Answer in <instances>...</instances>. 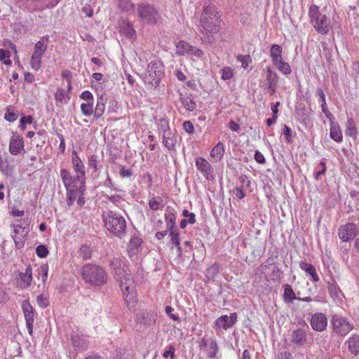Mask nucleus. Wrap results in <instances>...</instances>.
I'll use <instances>...</instances> for the list:
<instances>
[{
    "instance_id": "nucleus-42",
    "label": "nucleus",
    "mask_w": 359,
    "mask_h": 359,
    "mask_svg": "<svg viewBox=\"0 0 359 359\" xmlns=\"http://www.w3.org/2000/svg\"><path fill=\"white\" fill-rule=\"evenodd\" d=\"M82 114L86 116H90L93 113V102H86L81 104Z\"/></svg>"
},
{
    "instance_id": "nucleus-40",
    "label": "nucleus",
    "mask_w": 359,
    "mask_h": 359,
    "mask_svg": "<svg viewBox=\"0 0 359 359\" xmlns=\"http://www.w3.org/2000/svg\"><path fill=\"white\" fill-rule=\"evenodd\" d=\"M55 98L57 103L63 104L66 103L70 97L64 89L58 88L55 94Z\"/></svg>"
},
{
    "instance_id": "nucleus-63",
    "label": "nucleus",
    "mask_w": 359,
    "mask_h": 359,
    "mask_svg": "<svg viewBox=\"0 0 359 359\" xmlns=\"http://www.w3.org/2000/svg\"><path fill=\"white\" fill-rule=\"evenodd\" d=\"M81 98L86 102H93V94L89 90L83 91L81 95Z\"/></svg>"
},
{
    "instance_id": "nucleus-44",
    "label": "nucleus",
    "mask_w": 359,
    "mask_h": 359,
    "mask_svg": "<svg viewBox=\"0 0 359 359\" xmlns=\"http://www.w3.org/2000/svg\"><path fill=\"white\" fill-rule=\"evenodd\" d=\"M18 117V111H16L13 107H8L6 112L5 113L4 118L6 121L13 122L15 121Z\"/></svg>"
},
{
    "instance_id": "nucleus-11",
    "label": "nucleus",
    "mask_w": 359,
    "mask_h": 359,
    "mask_svg": "<svg viewBox=\"0 0 359 359\" xmlns=\"http://www.w3.org/2000/svg\"><path fill=\"white\" fill-rule=\"evenodd\" d=\"M22 309L26 320L27 329L29 334L32 335L33 332V324L34 321L32 306L28 301L25 300L22 303Z\"/></svg>"
},
{
    "instance_id": "nucleus-16",
    "label": "nucleus",
    "mask_w": 359,
    "mask_h": 359,
    "mask_svg": "<svg viewBox=\"0 0 359 359\" xmlns=\"http://www.w3.org/2000/svg\"><path fill=\"white\" fill-rule=\"evenodd\" d=\"M72 163L73 169L76 175H78L79 179H83L85 180L86 176V170L85 165L79 158L77 152L76 151H73L72 154Z\"/></svg>"
},
{
    "instance_id": "nucleus-3",
    "label": "nucleus",
    "mask_w": 359,
    "mask_h": 359,
    "mask_svg": "<svg viewBox=\"0 0 359 359\" xmlns=\"http://www.w3.org/2000/svg\"><path fill=\"white\" fill-rule=\"evenodd\" d=\"M83 280L93 286H101L107 283V276L104 270L95 264H85L81 269Z\"/></svg>"
},
{
    "instance_id": "nucleus-45",
    "label": "nucleus",
    "mask_w": 359,
    "mask_h": 359,
    "mask_svg": "<svg viewBox=\"0 0 359 359\" xmlns=\"http://www.w3.org/2000/svg\"><path fill=\"white\" fill-rule=\"evenodd\" d=\"M284 297L289 302H292L294 299H297V297H296L292 287L288 284L285 285Z\"/></svg>"
},
{
    "instance_id": "nucleus-21",
    "label": "nucleus",
    "mask_w": 359,
    "mask_h": 359,
    "mask_svg": "<svg viewBox=\"0 0 359 359\" xmlns=\"http://www.w3.org/2000/svg\"><path fill=\"white\" fill-rule=\"evenodd\" d=\"M291 341L299 346H304L308 344L307 333L303 329H297L292 332Z\"/></svg>"
},
{
    "instance_id": "nucleus-4",
    "label": "nucleus",
    "mask_w": 359,
    "mask_h": 359,
    "mask_svg": "<svg viewBox=\"0 0 359 359\" xmlns=\"http://www.w3.org/2000/svg\"><path fill=\"white\" fill-rule=\"evenodd\" d=\"M119 280L125 303L128 308L131 309L137 302L135 283L130 273H126L123 277H120Z\"/></svg>"
},
{
    "instance_id": "nucleus-14",
    "label": "nucleus",
    "mask_w": 359,
    "mask_h": 359,
    "mask_svg": "<svg viewBox=\"0 0 359 359\" xmlns=\"http://www.w3.org/2000/svg\"><path fill=\"white\" fill-rule=\"evenodd\" d=\"M29 232V228L26 226H22L21 224H13V236L15 245L18 248H21L24 244V238L27 236Z\"/></svg>"
},
{
    "instance_id": "nucleus-61",
    "label": "nucleus",
    "mask_w": 359,
    "mask_h": 359,
    "mask_svg": "<svg viewBox=\"0 0 359 359\" xmlns=\"http://www.w3.org/2000/svg\"><path fill=\"white\" fill-rule=\"evenodd\" d=\"M183 128L185 130V131L189 134H192L194 132V125L189 121H186L184 122Z\"/></svg>"
},
{
    "instance_id": "nucleus-17",
    "label": "nucleus",
    "mask_w": 359,
    "mask_h": 359,
    "mask_svg": "<svg viewBox=\"0 0 359 359\" xmlns=\"http://www.w3.org/2000/svg\"><path fill=\"white\" fill-rule=\"evenodd\" d=\"M142 241L140 237L136 236L131 237L127 247V252L130 258L137 257L139 255L142 249Z\"/></svg>"
},
{
    "instance_id": "nucleus-15",
    "label": "nucleus",
    "mask_w": 359,
    "mask_h": 359,
    "mask_svg": "<svg viewBox=\"0 0 359 359\" xmlns=\"http://www.w3.org/2000/svg\"><path fill=\"white\" fill-rule=\"evenodd\" d=\"M310 323L314 330L322 332L325 330L327 326V319L325 314L316 313L311 316Z\"/></svg>"
},
{
    "instance_id": "nucleus-55",
    "label": "nucleus",
    "mask_w": 359,
    "mask_h": 359,
    "mask_svg": "<svg viewBox=\"0 0 359 359\" xmlns=\"http://www.w3.org/2000/svg\"><path fill=\"white\" fill-rule=\"evenodd\" d=\"M282 133L285 137V141L287 143H290L292 142V130L287 126H285Z\"/></svg>"
},
{
    "instance_id": "nucleus-13",
    "label": "nucleus",
    "mask_w": 359,
    "mask_h": 359,
    "mask_svg": "<svg viewBox=\"0 0 359 359\" xmlns=\"http://www.w3.org/2000/svg\"><path fill=\"white\" fill-rule=\"evenodd\" d=\"M358 233L355 224L353 223L341 226L339 229V236L343 241H348L353 239Z\"/></svg>"
},
{
    "instance_id": "nucleus-54",
    "label": "nucleus",
    "mask_w": 359,
    "mask_h": 359,
    "mask_svg": "<svg viewBox=\"0 0 359 359\" xmlns=\"http://www.w3.org/2000/svg\"><path fill=\"white\" fill-rule=\"evenodd\" d=\"M221 72L223 80H229L233 76V70L230 67H224Z\"/></svg>"
},
{
    "instance_id": "nucleus-7",
    "label": "nucleus",
    "mask_w": 359,
    "mask_h": 359,
    "mask_svg": "<svg viewBox=\"0 0 359 359\" xmlns=\"http://www.w3.org/2000/svg\"><path fill=\"white\" fill-rule=\"evenodd\" d=\"M137 11L141 22L145 24L154 25L161 19V15L158 11L149 4H139L137 7Z\"/></svg>"
},
{
    "instance_id": "nucleus-37",
    "label": "nucleus",
    "mask_w": 359,
    "mask_h": 359,
    "mask_svg": "<svg viewBox=\"0 0 359 359\" xmlns=\"http://www.w3.org/2000/svg\"><path fill=\"white\" fill-rule=\"evenodd\" d=\"M345 133L346 135L351 137L354 140L357 138V129L351 118H348Z\"/></svg>"
},
{
    "instance_id": "nucleus-23",
    "label": "nucleus",
    "mask_w": 359,
    "mask_h": 359,
    "mask_svg": "<svg viewBox=\"0 0 359 359\" xmlns=\"http://www.w3.org/2000/svg\"><path fill=\"white\" fill-rule=\"evenodd\" d=\"M278 81V79L276 72L267 67L266 69V88L271 90L272 91H275Z\"/></svg>"
},
{
    "instance_id": "nucleus-57",
    "label": "nucleus",
    "mask_w": 359,
    "mask_h": 359,
    "mask_svg": "<svg viewBox=\"0 0 359 359\" xmlns=\"http://www.w3.org/2000/svg\"><path fill=\"white\" fill-rule=\"evenodd\" d=\"M33 118L31 116H22L20 119V127L21 129L25 130V124H31L32 123Z\"/></svg>"
},
{
    "instance_id": "nucleus-60",
    "label": "nucleus",
    "mask_w": 359,
    "mask_h": 359,
    "mask_svg": "<svg viewBox=\"0 0 359 359\" xmlns=\"http://www.w3.org/2000/svg\"><path fill=\"white\" fill-rule=\"evenodd\" d=\"M119 174L123 178L130 177L133 175V172L130 169H128L123 166H121Z\"/></svg>"
},
{
    "instance_id": "nucleus-47",
    "label": "nucleus",
    "mask_w": 359,
    "mask_h": 359,
    "mask_svg": "<svg viewBox=\"0 0 359 359\" xmlns=\"http://www.w3.org/2000/svg\"><path fill=\"white\" fill-rule=\"evenodd\" d=\"M11 56L10 52L7 50L0 49V60L4 62L6 65H10L11 61L9 60Z\"/></svg>"
},
{
    "instance_id": "nucleus-56",
    "label": "nucleus",
    "mask_w": 359,
    "mask_h": 359,
    "mask_svg": "<svg viewBox=\"0 0 359 359\" xmlns=\"http://www.w3.org/2000/svg\"><path fill=\"white\" fill-rule=\"evenodd\" d=\"M172 243L175 246H178L180 244L179 233L177 230L170 231Z\"/></svg>"
},
{
    "instance_id": "nucleus-64",
    "label": "nucleus",
    "mask_w": 359,
    "mask_h": 359,
    "mask_svg": "<svg viewBox=\"0 0 359 359\" xmlns=\"http://www.w3.org/2000/svg\"><path fill=\"white\" fill-rule=\"evenodd\" d=\"M173 310L174 309L170 306H167L165 307L166 313L174 320L180 321V317L177 315L173 313Z\"/></svg>"
},
{
    "instance_id": "nucleus-49",
    "label": "nucleus",
    "mask_w": 359,
    "mask_h": 359,
    "mask_svg": "<svg viewBox=\"0 0 359 359\" xmlns=\"http://www.w3.org/2000/svg\"><path fill=\"white\" fill-rule=\"evenodd\" d=\"M88 165L93 169L95 172L99 170L100 165L97 161V157L95 155H91L88 157Z\"/></svg>"
},
{
    "instance_id": "nucleus-29",
    "label": "nucleus",
    "mask_w": 359,
    "mask_h": 359,
    "mask_svg": "<svg viewBox=\"0 0 359 359\" xmlns=\"http://www.w3.org/2000/svg\"><path fill=\"white\" fill-rule=\"evenodd\" d=\"M328 291L333 299L338 301H342L344 297L343 293L335 283L332 282L328 283Z\"/></svg>"
},
{
    "instance_id": "nucleus-51",
    "label": "nucleus",
    "mask_w": 359,
    "mask_h": 359,
    "mask_svg": "<svg viewBox=\"0 0 359 359\" xmlns=\"http://www.w3.org/2000/svg\"><path fill=\"white\" fill-rule=\"evenodd\" d=\"M182 216L187 219V221L189 224H194L196 222V216L193 212H189L187 210H184L182 212Z\"/></svg>"
},
{
    "instance_id": "nucleus-1",
    "label": "nucleus",
    "mask_w": 359,
    "mask_h": 359,
    "mask_svg": "<svg viewBox=\"0 0 359 359\" xmlns=\"http://www.w3.org/2000/svg\"><path fill=\"white\" fill-rule=\"evenodd\" d=\"M60 177L67 191V203L70 205L78 196L83 193L85 180L79 179L76 175L75 177L72 176L71 172L66 169L61 170Z\"/></svg>"
},
{
    "instance_id": "nucleus-19",
    "label": "nucleus",
    "mask_w": 359,
    "mask_h": 359,
    "mask_svg": "<svg viewBox=\"0 0 359 359\" xmlns=\"http://www.w3.org/2000/svg\"><path fill=\"white\" fill-rule=\"evenodd\" d=\"M110 266L111 269L118 279H120V277H123L126 273H128L126 264L120 258H113L111 260Z\"/></svg>"
},
{
    "instance_id": "nucleus-2",
    "label": "nucleus",
    "mask_w": 359,
    "mask_h": 359,
    "mask_svg": "<svg viewBox=\"0 0 359 359\" xmlns=\"http://www.w3.org/2000/svg\"><path fill=\"white\" fill-rule=\"evenodd\" d=\"M220 15L217 8L212 4L206 6L200 18L202 31L207 34H216L220 29Z\"/></svg>"
},
{
    "instance_id": "nucleus-33",
    "label": "nucleus",
    "mask_w": 359,
    "mask_h": 359,
    "mask_svg": "<svg viewBox=\"0 0 359 359\" xmlns=\"http://www.w3.org/2000/svg\"><path fill=\"white\" fill-rule=\"evenodd\" d=\"M347 343L351 353L355 355H359V335H353Z\"/></svg>"
},
{
    "instance_id": "nucleus-50",
    "label": "nucleus",
    "mask_w": 359,
    "mask_h": 359,
    "mask_svg": "<svg viewBox=\"0 0 359 359\" xmlns=\"http://www.w3.org/2000/svg\"><path fill=\"white\" fill-rule=\"evenodd\" d=\"M48 267L47 265H42L39 269V278H41V281L45 283L47 278H48Z\"/></svg>"
},
{
    "instance_id": "nucleus-58",
    "label": "nucleus",
    "mask_w": 359,
    "mask_h": 359,
    "mask_svg": "<svg viewBox=\"0 0 359 359\" xmlns=\"http://www.w3.org/2000/svg\"><path fill=\"white\" fill-rule=\"evenodd\" d=\"M36 254L40 257H46L48 255V250L44 245H39L36 249Z\"/></svg>"
},
{
    "instance_id": "nucleus-28",
    "label": "nucleus",
    "mask_w": 359,
    "mask_h": 359,
    "mask_svg": "<svg viewBox=\"0 0 359 359\" xmlns=\"http://www.w3.org/2000/svg\"><path fill=\"white\" fill-rule=\"evenodd\" d=\"M191 46L185 41H180L177 43L175 46V54L179 56L188 55L189 50H190Z\"/></svg>"
},
{
    "instance_id": "nucleus-39",
    "label": "nucleus",
    "mask_w": 359,
    "mask_h": 359,
    "mask_svg": "<svg viewBox=\"0 0 359 359\" xmlns=\"http://www.w3.org/2000/svg\"><path fill=\"white\" fill-rule=\"evenodd\" d=\"M152 315L149 314L147 311H140L137 315L136 320L140 323L143 324H149L151 320H154V317L152 318Z\"/></svg>"
},
{
    "instance_id": "nucleus-24",
    "label": "nucleus",
    "mask_w": 359,
    "mask_h": 359,
    "mask_svg": "<svg viewBox=\"0 0 359 359\" xmlns=\"http://www.w3.org/2000/svg\"><path fill=\"white\" fill-rule=\"evenodd\" d=\"M32 281V270L27 266L25 273H20L19 285L21 288L28 287Z\"/></svg>"
},
{
    "instance_id": "nucleus-52",
    "label": "nucleus",
    "mask_w": 359,
    "mask_h": 359,
    "mask_svg": "<svg viewBox=\"0 0 359 359\" xmlns=\"http://www.w3.org/2000/svg\"><path fill=\"white\" fill-rule=\"evenodd\" d=\"M283 49L278 44H273L271 46L270 49V56L271 58H273L276 56L282 54Z\"/></svg>"
},
{
    "instance_id": "nucleus-46",
    "label": "nucleus",
    "mask_w": 359,
    "mask_h": 359,
    "mask_svg": "<svg viewBox=\"0 0 359 359\" xmlns=\"http://www.w3.org/2000/svg\"><path fill=\"white\" fill-rule=\"evenodd\" d=\"M276 68L283 74L288 75L291 73V67L289 63L282 61L280 63L276 65Z\"/></svg>"
},
{
    "instance_id": "nucleus-22",
    "label": "nucleus",
    "mask_w": 359,
    "mask_h": 359,
    "mask_svg": "<svg viewBox=\"0 0 359 359\" xmlns=\"http://www.w3.org/2000/svg\"><path fill=\"white\" fill-rule=\"evenodd\" d=\"M236 314L232 313L228 316L226 315L219 317L216 321L215 325L219 328L227 330L231 327L236 322Z\"/></svg>"
},
{
    "instance_id": "nucleus-12",
    "label": "nucleus",
    "mask_w": 359,
    "mask_h": 359,
    "mask_svg": "<svg viewBox=\"0 0 359 359\" xmlns=\"http://www.w3.org/2000/svg\"><path fill=\"white\" fill-rule=\"evenodd\" d=\"M196 166L207 180L213 179V168L210 163L202 157L196 158Z\"/></svg>"
},
{
    "instance_id": "nucleus-10",
    "label": "nucleus",
    "mask_w": 359,
    "mask_h": 359,
    "mask_svg": "<svg viewBox=\"0 0 359 359\" xmlns=\"http://www.w3.org/2000/svg\"><path fill=\"white\" fill-rule=\"evenodd\" d=\"M334 331L341 336H346L353 329V325L346 318L335 315L332 319Z\"/></svg>"
},
{
    "instance_id": "nucleus-34",
    "label": "nucleus",
    "mask_w": 359,
    "mask_h": 359,
    "mask_svg": "<svg viewBox=\"0 0 359 359\" xmlns=\"http://www.w3.org/2000/svg\"><path fill=\"white\" fill-rule=\"evenodd\" d=\"M224 147L221 142H219L211 151L210 156L215 161H219L224 156Z\"/></svg>"
},
{
    "instance_id": "nucleus-35",
    "label": "nucleus",
    "mask_w": 359,
    "mask_h": 359,
    "mask_svg": "<svg viewBox=\"0 0 359 359\" xmlns=\"http://www.w3.org/2000/svg\"><path fill=\"white\" fill-rule=\"evenodd\" d=\"M187 57L194 61L202 60L204 57V53L201 49L196 46H191Z\"/></svg>"
},
{
    "instance_id": "nucleus-31",
    "label": "nucleus",
    "mask_w": 359,
    "mask_h": 359,
    "mask_svg": "<svg viewBox=\"0 0 359 359\" xmlns=\"http://www.w3.org/2000/svg\"><path fill=\"white\" fill-rule=\"evenodd\" d=\"M330 137L337 142L342 140V133L339 125L331 121L330 123Z\"/></svg>"
},
{
    "instance_id": "nucleus-27",
    "label": "nucleus",
    "mask_w": 359,
    "mask_h": 359,
    "mask_svg": "<svg viewBox=\"0 0 359 359\" xmlns=\"http://www.w3.org/2000/svg\"><path fill=\"white\" fill-rule=\"evenodd\" d=\"M177 139L173 133L171 131H165L163 134V144L164 146L171 150L174 148Z\"/></svg>"
},
{
    "instance_id": "nucleus-36",
    "label": "nucleus",
    "mask_w": 359,
    "mask_h": 359,
    "mask_svg": "<svg viewBox=\"0 0 359 359\" xmlns=\"http://www.w3.org/2000/svg\"><path fill=\"white\" fill-rule=\"evenodd\" d=\"M74 346L79 350H84L87 347V340L79 335H74L72 337Z\"/></svg>"
},
{
    "instance_id": "nucleus-20",
    "label": "nucleus",
    "mask_w": 359,
    "mask_h": 359,
    "mask_svg": "<svg viewBox=\"0 0 359 359\" xmlns=\"http://www.w3.org/2000/svg\"><path fill=\"white\" fill-rule=\"evenodd\" d=\"M258 273L261 274H264V277L268 278H271L275 280L276 278H279L280 276V273L279 269L273 266V265H266L263 264L259 266L258 269Z\"/></svg>"
},
{
    "instance_id": "nucleus-9",
    "label": "nucleus",
    "mask_w": 359,
    "mask_h": 359,
    "mask_svg": "<svg viewBox=\"0 0 359 359\" xmlns=\"http://www.w3.org/2000/svg\"><path fill=\"white\" fill-rule=\"evenodd\" d=\"M48 36H43L37 41L34 47V51L30 58L29 64L34 71H38L41 66V57L47 50Z\"/></svg>"
},
{
    "instance_id": "nucleus-6",
    "label": "nucleus",
    "mask_w": 359,
    "mask_h": 359,
    "mask_svg": "<svg viewBox=\"0 0 359 359\" xmlns=\"http://www.w3.org/2000/svg\"><path fill=\"white\" fill-rule=\"evenodd\" d=\"M309 16L311 24L318 34H327L330 30V20L325 15L320 13L317 6L312 4L310 6Z\"/></svg>"
},
{
    "instance_id": "nucleus-18",
    "label": "nucleus",
    "mask_w": 359,
    "mask_h": 359,
    "mask_svg": "<svg viewBox=\"0 0 359 359\" xmlns=\"http://www.w3.org/2000/svg\"><path fill=\"white\" fill-rule=\"evenodd\" d=\"M24 148L23 138L17 134H13L9 142V151L13 155H18Z\"/></svg>"
},
{
    "instance_id": "nucleus-41",
    "label": "nucleus",
    "mask_w": 359,
    "mask_h": 359,
    "mask_svg": "<svg viewBox=\"0 0 359 359\" xmlns=\"http://www.w3.org/2000/svg\"><path fill=\"white\" fill-rule=\"evenodd\" d=\"M150 208L153 210H158L163 207V201L161 197H153L149 202Z\"/></svg>"
},
{
    "instance_id": "nucleus-43",
    "label": "nucleus",
    "mask_w": 359,
    "mask_h": 359,
    "mask_svg": "<svg viewBox=\"0 0 359 359\" xmlns=\"http://www.w3.org/2000/svg\"><path fill=\"white\" fill-rule=\"evenodd\" d=\"M182 102L185 109L189 111H193L196 107V102L189 97H182Z\"/></svg>"
},
{
    "instance_id": "nucleus-26",
    "label": "nucleus",
    "mask_w": 359,
    "mask_h": 359,
    "mask_svg": "<svg viewBox=\"0 0 359 359\" xmlns=\"http://www.w3.org/2000/svg\"><path fill=\"white\" fill-rule=\"evenodd\" d=\"M299 267L311 277L313 282L316 283L320 280L319 276H318L316 269L313 265L305 262H301Z\"/></svg>"
},
{
    "instance_id": "nucleus-8",
    "label": "nucleus",
    "mask_w": 359,
    "mask_h": 359,
    "mask_svg": "<svg viewBox=\"0 0 359 359\" xmlns=\"http://www.w3.org/2000/svg\"><path fill=\"white\" fill-rule=\"evenodd\" d=\"M163 65L161 62L149 63L144 77V81L147 89H151L158 85L163 74Z\"/></svg>"
},
{
    "instance_id": "nucleus-53",
    "label": "nucleus",
    "mask_w": 359,
    "mask_h": 359,
    "mask_svg": "<svg viewBox=\"0 0 359 359\" xmlns=\"http://www.w3.org/2000/svg\"><path fill=\"white\" fill-rule=\"evenodd\" d=\"M317 168L318 170L315 173V178L318 179L321 175H324L326 172L327 167L325 162H320Z\"/></svg>"
},
{
    "instance_id": "nucleus-48",
    "label": "nucleus",
    "mask_w": 359,
    "mask_h": 359,
    "mask_svg": "<svg viewBox=\"0 0 359 359\" xmlns=\"http://www.w3.org/2000/svg\"><path fill=\"white\" fill-rule=\"evenodd\" d=\"M219 266L213 264L206 270V276L208 278H213L219 273Z\"/></svg>"
},
{
    "instance_id": "nucleus-59",
    "label": "nucleus",
    "mask_w": 359,
    "mask_h": 359,
    "mask_svg": "<svg viewBox=\"0 0 359 359\" xmlns=\"http://www.w3.org/2000/svg\"><path fill=\"white\" fill-rule=\"evenodd\" d=\"M36 300L38 304L42 308H45L48 305V299L43 294L39 295L36 298Z\"/></svg>"
},
{
    "instance_id": "nucleus-25",
    "label": "nucleus",
    "mask_w": 359,
    "mask_h": 359,
    "mask_svg": "<svg viewBox=\"0 0 359 359\" xmlns=\"http://www.w3.org/2000/svg\"><path fill=\"white\" fill-rule=\"evenodd\" d=\"M202 344L204 346H207V355L211 358H215L218 352V346L215 340L203 339Z\"/></svg>"
},
{
    "instance_id": "nucleus-62",
    "label": "nucleus",
    "mask_w": 359,
    "mask_h": 359,
    "mask_svg": "<svg viewBox=\"0 0 359 359\" xmlns=\"http://www.w3.org/2000/svg\"><path fill=\"white\" fill-rule=\"evenodd\" d=\"M107 198L110 202L113 203L116 205H118L123 201V198L119 195L117 194L109 196H107Z\"/></svg>"
},
{
    "instance_id": "nucleus-38",
    "label": "nucleus",
    "mask_w": 359,
    "mask_h": 359,
    "mask_svg": "<svg viewBox=\"0 0 359 359\" xmlns=\"http://www.w3.org/2000/svg\"><path fill=\"white\" fill-rule=\"evenodd\" d=\"M175 214L172 212H167L165 214V220L166 222L167 228L171 231L176 230L175 229Z\"/></svg>"
},
{
    "instance_id": "nucleus-30",
    "label": "nucleus",
    "mask_w": 359,
    "mask_h": 359,
    "mask_svg": "<svg viewBox=\"0 0 359 359\" xmlns=\"http://www.w3.org/2000/svg\"><path fill=\"white\" fill-rule=\"evenodd\" d=\"M107 99L104 96L97 98V104L93 111L94 117L98 118L102 116L105 109Z\"/></svg>"
},
{
    "instance_id": "nucleus-32",
    "label": "nucleus",
    "mask_w": 359,
    "mask_h": 359,
    "mask_svg": "<svg viewBox=\"0 0 359 359\" xmlns=\"http://www.w3.org/2000/svg\"><path fill=\"white\" fill-rule=\"evenodd\" d=\"M0 171L5 176L11 177L13 174L14 166L9 164L7 158H0Z\"/></svg>"
},
{
    "instance_id": "nucleus-5",
    "label": "nucleus",
    "mask_w": 359,
    "mask_h": 359,
    "mask_svg": "<svg viewBox=\"0 0 359 359\" xmlns=\"http://www.w3.org/2000/svg\"><path fill=\"white\" fill-rule=\"evenodd\" d=\"M104 226L114 236L121 238L126 233V220L121 215L113 212L103 214Z\"/></svg>"
}]
</instances>
